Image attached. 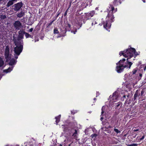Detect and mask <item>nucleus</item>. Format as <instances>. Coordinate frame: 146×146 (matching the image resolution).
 <instances>
[{
    "label": "nucleus",
    "instance_id": "nucleus-1",
    "mask_svg": "<svg viewBox=\"0 0 146 146\" xmlns=\"http://www.w3.org/2000/svg\"><path fill=\"white\" fill-rule=\"evenodd\" d=\"M110 6L111 7L110 11L108 13V17L106 18V20L103 23L104 28L107 30H108L110 28L111 23L114 21L113 12L114 10V8L112 5H110Z\"/></svg>",
    "mask_w": 146,
    "mask_h": 146
},
{
    "label": "nucleus",
    "instance_id": "nucleus-2",
    "mask_svg": "<svg viewBox=\"0 0 146 146\" xmlns=\"http://www.w3.org/2000/svg\"><path fill=\"white\" fill-rule=\"evenodd\" d=\"M138 55L137 52H136L135 49L132 48H128L123 51H121L119 53L120 56L123 55L124 57H128V58H131L133 56L135 58Z\"/></svg>",
    "mask_w": 146,
    "mask_h": 146
},
{
    "label": "nucleus",
    "instance_id": "nucleus-3",
    "mask_svg": "<svg viewBox=\"0 0 146 146\" xmlns=\"http://www.w3.org/2000/svg\"><path fill=\"white\" fill-rule=\"evenodd\" d=\"M11 54L10 53V50L9 46H7L5 47V48L4 51V56L5 59H6V62H9V64L11 66H13L16 64L17 61L16 59H15L14 58L11 59Z\"/></svg>",
    "mask_w": 146,
    "mask_h": 146
},
{
    "label": "nucleus",
    "instance_id": "nucleus-4",
    "mask_svg": "<svg viewBox=\"0 0 146 146\" xmlns=\"http://www.w3.org/2000/svg\"><path fill=\"white\" fill-rule=\"evenodd\" d=\"M65 123V124L61 125L62 128L63 129L64 133L70 134L71 132L74 130L72 126V123L68 120L66 121Z\"/></svg>",
    "mask_w": 146,
    "mask_h": 146
},
{
    "label": "nucleus",
    "instance_id": "nucleus-5",
    "mask_svg": "<svg viewBox=\"0 0 146 146\" xmlns=\"http://www.w3.org/2000/svg\"><path fill=\"white\" fill-rule=\"evenodd\" d=\"M125 61V58L121 60L116 63L117 66L116 67V70L118 73H120L123 71L124 69L127 67V65L125 64L124 62Z\"/></svg>",
    "mask_w": 146,
    "mask_h": 146
},
{
    "label": "nucleus",
    "instance_id": "nucleus-6",
    "mask_svg": "<svg viewBox=\"0 0 146 146\" xmlns=\"http://www.w3.org/2000/svg\"><path fill=\"white\" fill-rule=\"evenodd\" d=\"M15 46H16L14 48V55L15 58L17 59L23 50V43H21V44Z\"/></svg>",
    "mask_w": 146,
    "mask_h": 146
},
{
    "label": "nucleus",
    "instance_id": "nucleus-7",
    "mask_svg": "<svg viewBox=\"0 0 146 146\" xmlns=\"http://www.w3.org/2000/svg\"><path fill=\"white\" fill-rule=\"evenodd\" d=\"M86 20L83 19V17L82 16H80L79 17L77 18L76 19L75 23L78 25V26L80 27H81L82 24V22L83 23H85Z\"/></svg>",
    "mask_w": 146,
    "mask_h": 146
},
{
    "label": "nucleus",
    "instance_id": "nucleus-8",
    "mask_svg": "<svg viewBox=\"0 0 146 146\" xmlns=\"http://www.w3.org/2000/svg\"><path fill=\"white\" fill-rule=\"evenodd\" d=\"M23 3L22 2L15 4L13 6V9L15 11H18L23 7Z\"/></svg>",
    "mask_w": 146,
    "mask_h": 146
},
{
    "label": "nucleus",
    "instance_id": "nucleus-9",
    "mask_svg": "<svg viewBox=\"0 0 146 146\" xmlns=\"http://www.w3.org/2000/svg\"><path fill=\"white\" fill-rule=\"evenodd\" d=\"M94 14V11H91L89 13H84V20L87 21L90 19L91 17L93 16Z\"/></svg>",
    "mask_w": 146,
    "mask_h": 146
},
{
    "label": "nucleus",
    "instance_id": "nucleus-10",
    "mask_svg": "<svg viewBox=\"0 0 146 146\" xmlns=\"http://www.w3.org/2000/svg\"><path fill=\"white\" fill-rule=\"evenodd\" d=\"M13 25L14 28L17 30H19L22 27L21 23L19 21H15Z\"/></svg>",
    "mask_w": 146,
    "mask_h": 146
},
{
    "label": "nucleus",
    "instance_id": "nucleus-11",
    "mask_svg": "<svg viewBox=\"0 0 146 146\" xmlns=\"http://www.w3.org/2000/svg\"><path fill=\"white\" fill-rule=\"evenodd\" d=\"M13 41L15 45H19L21 44V43H23V40H21L20 38H19L18 36L17 37L13 36Z\"/></svg>",
    "mask_w": 146,
    "mask_h": 146
},
{
    "label": "nucleus",
    "instance_id": "nucleus-12",
    "mask_svg": "<svg viewBox=\"0 0 146 146\" xmlns=\"http://www.w3.org/2000/svg\"><path fill=\"white\" fill-rule=\"evenodd\" d=\"M118 94L116 91L113 93L111 97V95L110 96V98L112 99L113 102H115L118 100Z\"/></svg>",
    "mask_w": 146,
    "mask_h": 146
},
{
    "label": "nucleus",
    "instance_id": "nucleus-13",
    "mask_svg": "<svg viewBox=\"0 0 146 146\" xmlns=\"http://www.w3.org/2000/svg\"><path fill=\"white\" fill-rule=\"evenodd\" d=\"M140 89H138L136 90L134 94L133 98L132 99V101L133 102L135 101H136L137 99L138 98L139 96H140Z\"/></svg>",
    "mask_w": 146,
    "mask_h": 146
},
{
    "label": "nucleus",
    "instance_id": "nucleus-14",
    "mask_svg": "<svg viewBox=\"0 0 146 146\" xmlns=\"http://www.w3.org/2000/svg\"><path fill=\"white\" fill-rule=\"evenodd\" d=\"M25 33V31L23 29L20 30L18 32L19 38H20L21 40L24 38V35Z\"/></svg>",
    "mask_w": 146,
    "mask_h": 146
},
{
    "label": "nucleus",
    "instance_id": "nucleus-15",
    "mask_svg": "<svg viewBox=\"0 0 146 146\" xmlns=\"http://www.w3.org/2000/svg\"><path fill=\"white\" fill-rule=\"evenodd\" d=\"M126 58H127V61L126 62L127 63V64H126V63H124V64H126V65H127V67L126 68H130L131 67L132 65V64L133 63H132L131 62L129 61L128 60L130 59V58H128L129 57H125Z\"/></svg>",
    "mask_w": 146,
    "mask_h": 146
},
{
    "label": "nucleus",
    "instance_id": "nucleus-16",
    "mask_svg": "<svg viewBox=\"0 0 146 146\" xmlns=\"http://www.w3.org/2000/svg\"><path fill=\"white\" fill-rule=\"evenodd\" d=\"M122 104L121 102H119L117 103H116L115 104L114 106L115 109H120L122 106Z\"/></svg>",
    "mask_w": 146,
    "mask_h": 146
},
{
    "label": "nucleus",
    "instance_id": "nucleus-17",
    "mask_svg": "<svg viewBox=\"0 0 146 146\" xmlns=\"http://www.w3.org/2000/svg\"><path fill=\"white\" fill-rule=\"evenodd\" d=\"M71 29V26L69 23H68L66 27V28L64 29V33H66V31H70Z\"/></svg>",
    "mask_w": 146,
    "mask_h": 146
},
{
    "label": "nucleus",
    "instance_id": "nucleus-18",
    "mask_svg": "<svg viewBox=\"0 0 146 146\" xmlns=\"http://www.w3.org/2000/svg\"><path fill=\"white\" fill-rule=\"evenodd\" d=\"M61 117V115H60L55 117V119H56L55 122L57 125H58V123L60 121Z\"/></svg>",
    "mask_w": 146,
    "mask_h": 146
},
{
    "label": "nucleus",
    "instance_id": "nucleus-19",
    "mask_svg": "<svg viewBox=\"0 0 146 146\" xmlns=\"http://www.w3.org/2000/svg\"><path fill=\"white\" fill-rule=\"evenodd\" d=\"M13 67L14 66H12L11 67H9L8 69L4 70L3 72L6 73L9 72L13 70Z\"/></svg>",
    "mask_w": 146,
    "mask_h": 146
},
{
    "label": "nucleus",
    "instance_id": "nucleus-20",
    "mask_svg": "<svg viewBox=\"0 0 146 146\" xmlns=\"http://www.w3.org/2000/svg\"><path fill=\"white\" fill-rule=\"evenodd\" d=\"M113 3L114 5L116 6L119 4H120L121 3V1L120 0H114Z\"/></svg>",
    "mask_w": 146,
    "mask_h": 146
},
{
    "label": "nucleus",
    "instance_id": "nucleus-21",
    "mask_svg": "<svg viewBox=\"0 0 146 146\" xmlns=\"http://www.w3.org/2000/svg\"><path fill=\"white\" fill-rule=\"evenodd\" d=\"M75 132L73 133V135H72V138L74 139H76L77 137V131L76 129L74 130Z\"/></svg>",
    "mask_w": 146,
    "mask_h": 146
},
{
    "label": "nucleus",
    "instance_id": "nucleus-22",
    "mask_svg": "<svg viewBox=\"0 0 146 146\" xmlns=\"http://www.w3.org/2000/svg\"><path fill=\"white\" fill-rule=\"evenodd\" d=\"M24 13L23 11H21L20 12L18 13L17 16V17L21 18L23 16Z\"/></svg>",
    "mask_w": 146,
    "mask_h": 146
},
{
    "label": "nucleus",
    "instance_id": "nucleus-23",
    "mask_svg": "<svg viewBox=\"0 0 146 146\" xmlns=\"http://www.w3.org/2000/svg\"><path fill=\"white\" fill-rule=\"evenodd\" d=\"M4 62L3 61V58L0 57V67L3 66L4 64Z\"/></svg>",
    "mask_w": 146,
    "mask_h": 146
},
{
    "label": "nucleus",
    "instance_id": "nucleus-24",
    "mask_svg": "<svg viewBox=\"0 0 146 146\" xmlns=\"http://www.w3.org/2000/svg\"><path fill=\"white\" fill-rule=\"evenodd\" d=\"M14 3H13V2H12V1L10 0L7 3V7H9L10 6L12 5Z\"/></svg>",
    "mask_w": 146,
    "mask_h": 146
},
{
    "label": "nucleus",
    "instance_id": "nucleus-25",
    "mask_svg": "<svg viewBox=\"0 0 146 146\" xmlns=\"http://www.w3.org/2000/svg\"><path fill=\"white\" fill-rule=\"evenodd\" d=\"M25 35L26 38H32V36L31 35H30L29 33H27L25 32Z\"/></svg>",
    "mask_w": 146,
    "mask_h": 146
},
{
    "label": "nucleus",
    "instance_id": "nucleus-26",
    "mask_svg": "<svg viewBox=\"0 0 146 146\" xmlns=\"http://www.w3.org/2000/svg\"><path fill=\"white\" fill-rule=\"evenodd\" d=\"M138 70V68H136L135 69H134L132 71V74H135L136 72H137V70Z\"/></svg>",
    "mask_w": 146,
    "mask_h": 146
},
{
    "label": "nucleus",
    "instance_id": "nucleus-27",
    "mask_svg": "<svg viewBox=\"0 0 146 146\" xmlns=\"http://www.w3.org/2000/svg\"><path fill=\"white\" fill-rule=\"evenodd\" d=\"M59 33V31H58L57 28H55L54 29V34H58Z\"/></svg>",
    "mask_w": 146,
    "mask_h": 146
},
{
    "label": "nucleus",
    "instance_id": "nucleus-28",
    "mask_svg": "<svg viewBox=\"0 0 146 146\" xmlns=\"http://www.w3.org/2000/svg\"><path fill=\"white\" fill-rule=\"evenodd\" d=\"M54 21V20L52 21H51L50 22V23H48L47 24V27L48 28L49 26H51L52 25V23H53V22Z\"/></svg>",
    "mask_w": 146,
    "mask_h": 146
},
{
    "label": "nucleus",
    "instance_id": "nucleus-29",
    "mask_svg": "<svg viewBox=\"0 0 146 146\" xmlns=\"http://www.w3.org/2000/svg\"><path fill=\"white\" fill-rule=\"evenodd\" d=\"M6 18V17L5 15H1V19L2 20L5 19V18Z\"/></svg>",
    "mask_w": 146,
    "mask_h": 146
},
{
    "label": "nucleus",
    "instance_id": "nucleus-30",
    "mask_svg": "<svg viewBox=\"0 0 146 146\" xmlns=\"http://www.w3.org/2000/svg\"><path fill=\"white\" fill-rule=\"evenodd\" d=\"M114 131L117 134L120 132V131L117 129H114Z\"/></svg>",
    "mask_w": 146,
    "mask_h": 146
},
{
    "label": "nucleus",
    "instance_id": "nucleus-31",
    "mask_svg": "<svg viewBox=\"0 0 146 146\" xmlns=\"http://www.w3.org/2000/svg\"><path fill=\"white\" fill-rule=\"evenodd\" d=\"M70 5H71V3H70ZM70 7H69L67 9L66 11L65 12L64 15V16H66L67 15L68 11Z\"/></svg>",
    "mask_w": 146,
    "mask_h": 146
},
{
    "label": "nucleus",
    "instance_id": "nucleus-32",
    "mask_svg": "<svg viewBox=\"0 0 146 146\" xmlns=\"http://www.w3.org/2000/svg\"><path fill=\"white\" fill-rule=\"evenodd\" d=\"M144 90H142L141 92V93H140V96H142L143 95V94H144Z\"/></svg>",
    "mask_w": 146,
    "mask_h": 146
},
{
    "label": "nucleus",
    "instance_id": "nucleus-33",
    "mask_svg": "<svg viewBox=\"0 0 146 146\" xmlns=\"http://www.w3.org/2000/svg\"><path fill=\"white\" fill-rule=\"evenodd\" d=\"M129 146H137V144H135V143H133L131 144L130 145H129Z\"/></svg>",
    "mask_w": 146,
    "mask_h": 146
},
{
    "label": "nucleus",
    "instance_id": "nucleus-34",
    "mask_svg": "<svg viewBox=\"0 0 146 146\" xmlns=\"http://www.w3.org/2000/svg\"><path fill=\"white\" fill-rule=\"evenodd\" d=\"M102 112H101V116H103V114L104 113V111L103 107L102 108Z\"/></svg>",
    "mask_w": 146,
    "mask_h": 146
},
{
    "label": "nucleus",
    "instance_id": "nucleus-35",
    "mask_svg": "<svg viewBox=\"0 0 146 146\" xmlns=\"http://www.w3.org/2000/svg\"><path fill=\"white\" fill-rule=\"evenodd\" d=\"M60 13H61V12H59V11H58L57 13V14L56 17H58V16L60 15Z\"/></svg>",
    "mask_w": 146,
    "mask_h": 146
},
{
    "label": "nucleus",
    "instance_id": "nucleus-36",
    "mask_svg": "<svg viewBox=\"0 0 146 146\" xmlns=\"http://www.w3.org/2000/svg\"><path fill=\"white\" fill-rule=\"evenodd\" d=\"M145 135H143L141 137V138L140 139V140H141L145 138Z\"/></svg>",
    "mask_w": 146,
    "mask_h": 146
},
{
    "label": "nucleus",
    "instance_id": "nucleus-37",
    "mask_svg": "<svg viewBox=\"0 0 146 146\" xmlns=\"http://www.w3.org/2000/svg\"><path fill=\"white\" fill-rule=\"evenodd\" d=\"M143 70L145 71L146 69V65H143Z\"/></svg>",
    "mask_w": 146,
    "mask_h": 146
},
{
    "label": "nucleus",
    "instance_id": "nucleus-38",
    "mask_svg": "<svg viewBox=\"0 0 146 146\" xmlns=\"http://www.w3.org/2000/svg\"><path fill=\"white\" fill-rule=\"evenodd\" d=\"M96 97H97L98 96L100 95V93L98 92H97L96 93Z\"/></svg>",
    "mask_w": 146,
    "mask_h": 146
},
{
    "label": "nucleus",
    "instance_id": "nucleus-39",
    "mask_svg": "<svg viewBox=\"0 0 146 146\" xmlns=\"http://www.w3.org/2000/svg\"><path fill=\"white\" fill-rule=\"evenodd\" d=\"M64 36V35H63V34H61V35H60V36H57V38L60 37H61V36Z\"/></svg>",
    "mask_w": 146,
    "mask_h": 146
},
{
    "label": "nucleus",
    "instance_id": "nucleus-40",
    "mask_svg": "<svg viewBox=\"0 0 146 146\" xmlns=\"http://www.w3.org/2000/svg\"><path fill=\"white\" fill-rule=\"evenodd\" d=\"M133 131L134 132H136V131H139V129H134V130H133Z\"/></svg>",
    "mask_w": 146,
    "mask_h": 146
},
{
    "label": "nucleus",
    "instance_id": "nucleus-41",
    "mask_svg": "<svg viewBox=\"0 0 146 146\" xmlns=\"http://www.w3.org/2000/svg\"><path fill=\"white\" fill-rule=\"evenodd\" d=\"M33 28H31L29 30V31L30 32H32L33 31Z\"/></svg>",
    "mask_w": 146,
    "mask_h": 146
},
{
    "label": "nucleus",
    "instance_id": "nucleus-42",
    "mask_svg": "<svg viewBox=\"0 0 146 146\" xmlns=\"http://www.w3.org/2000/svg\"><path fill=\"white\" fill-rule=\"evenodd\" d=\"M92 137H93L94 136H96V134H93L92 135Z\"/></svg>",
    "mask_w": 146,
    "mask_h": 146
},
{
    "label": "nucleus",
    "instance_id": "nucleus-43",
    "mask_svg": "<svg viewBox=\"0 0 146 146\" xmlns=\"http://www.w3.org/2000/svg\"><path fill=\"white\" fill-rule=\"evenodd\" d=\"M129 96H130V95H129V94L128 93V94L127 95V98H129Z\"/></svg>",
    "mask_w": 146,
    "mask_h": 146
},
{
    "label": "nucleus",
    "instance_id": "nucleus-44",
    "mask_svg": "<svg viewBox=\"0 0 146 146\" xmlns=\"http://www.w3.org/2000/svg\"><path fill=\"white\" fill-rule=\"evenodd\" d=\"M76 30L75 31H72L71 32L73 33L74 34H75L76 33Z\"/></svg>",
    "mask_w": 146,
    "mask_h": 146
},
{
    "label": "nucleus",
    "instance_id": "nucleus-45",
    "mask_svg": "<svg viewBox=\"0 0 146 146\" xmlns=\"http://www.w3.org/2000/svg\"><path fill=\"white\" fill-rule=\"evenodd\" d=\"M104 119V118L102 117V116L101 117L100 120L101 121H102V120Z\"/></svg>",
    "mask_w": 146,
    "mask_h": 146
},
{
    "label": "nucleus",
    "instance_id": "nucleus-46",
    "mask_svg": "<svg viewBox=\"0 0 146 146\" xmlns=\"http://www.w3.org/2000/svg\"><path fill=\"white\" fill-rule=\"evenodd\" d=\"M126 96L125 95H124L123 96V98H125Z\"/></svg>",
    "mask_w": 146,
    "mask_h": 146
},
{
    "label": "nucleus",
    "instance_id": "nucleus-47",
    "mask_svg": "<svg viewBox=\"0 0 146 146\" xmlns=\"http://www.w3.org/2000/svg\"><path fill=\"white\" fill-rule=\"evenodd\" d=\"M94 22H92V26H93L94 25Z\"/></svg>",
    "mask_w": 146,
    "mask_h": 146
},
{
    "label": "nucleus",
    "instance_id": "nucleus-48",
    "mask_svg": "<svg viewBox=\"0 0 146 146\" xmlns=\"http://www.w3.org/2000/svg\"><path fill=\"white\" fill-rule=\"evenodd\" d=\"M139 76L140 77H141L142 76V74L141 73L139 74Z\"/></svg>",
    "mask_w": 146,
    "mask_h": 146
},
{
    "label": "nucleus",
    "instance_id": "nucleus-49",
    "mask_svg": "<svg viewBox=\"0 0 146 146\" xmlns=\"http://www.w3.org/2000/svg\"><path fill=\"white\" fill-rule=\"evenodd\" d=\"M94 25H95V24H97V23L96 21L94 22Z\"/></svg>",
    "mask_w": 146,
    "mask_h": 146
},
{
    "label": "nucleus",
    "instance_id": "nucleus-50",
    "mask_svg": "<svg viewBox=\"0 0 146 146\" xmlns=\"http://www.w3.org/2000/svg\"><path fill=\"white\" fill-rule=\"evenodd\" d=\"M144 3L145 2V0H141Z\"/></svg>",
    "mask_w": 146,
    "mask_h": 146
},
{
    "label": "nucleus",
    "instance_id": "nucleus-51",
    "mask_svg": "<svg viewBox=\"0 0 146 146\" xmlns=\"http://www.w3.org/2000/svg\"><path fill=\"white\" fill-rule=\"evenodd\" d=\"M93 100H96V98H94Z\"/></svg>",
    "mask_w": 146,
    "mask_h": 146
},
{
    "label": "nucleus",
    "instance_id": "nucleus-52",
    "mask_svg": "<svg viewBox=\"0 0 146 146\" xmlns=\"http://www.w3.org/2000/svg\"><path fill=\"white\" fill-rule=\"evenodd\" d=\"M58 146H63L62 144H60Z\"/></svg>",
    "mask_w": 146,
    "mask_h": 146
},
{
    "label": "nucleus",
    "instance_id": "nucleus-53",
    "mask_svg": "<svg viewBox=\"0 0 146 146\" xmlns=\"http://www.w3.org/2000/svg\"><path fill=\"white\" fill-rule=\"evenodd\" d=\"M133 60H135V59L134 58H133Z\"/></svg>",
    "mask_w": 146,
    "mask_h": 146
},
{
    "label": "nucleus",
    "instance_id": "nucleus-54",
    "mask_svg": "<svg viewBox=\"0 0 146 146\" xmlns=\"http://www.w3.org/2000/svg\"><path fill=\"white\" fill-rule=\"evenodd\" d=\"M130 102H128V104Z\"/></svg>",
    "mask_w": 146,
    "mask_h": 146
},
{
    "label": "nucleus",
    "instance_id": "nucleus-55",
    "mask_svg": "<svg viewBox=\"0 0 146 146\" xmlns=\"http://www.w3.org/2000/svg\"><path fill=\"white\" fill-rule=\"evenodd\" d=\"M70 144H69V146H70Z\"/></svg>",
    "mask_w": 146,
    "mask_h": 146
}]
</instances>
